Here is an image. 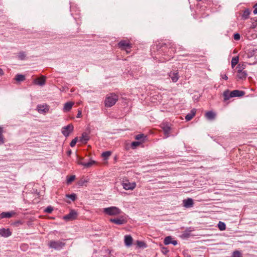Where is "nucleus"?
<instances>
[{"label": "nucleus", "mask_w": 257, "mask_h": 257, "mask_svg": "<svg viewBox=\"0 0 257 257\" xmlns=\"http://www.w3.org/2000/svg\"><path fill=\"white\" fill-rule=\"evenodd\" d=\"M248 39H254L257 38V19L253 20L251 26L245 32Z\"/></svg>", "instance_id": "obj_1"}, {"label": "nucleus", "mask_w": 257, "mask_h": 257, "mask_svg": "<svg viewBox=\"0 0 257 257\" xmlns=\"http://www.w3.org/2000/svg\"><path fill=\"white\" fill-rule=\"evenodd\" d=\"M137 245L140 248H146L147 247L146 244L142 241L137 240Z\"/></svg>", "instance_id": "obj_29"}, {"label": "nucleus", "mask_w": 257, "mask_h": 257, "mask_svg": "<svg viewBox=\"0 0 257 257\" xmlns=\"http://www.w3.org/2000/svg\"><path fill=\"white\" fill-rule=\"evenodd\" d=\"M161 128H162L165 138H167L169 137L171 127L168 123H162L161 124Z\"/></svg>", "instance_id": "obj_9"}, {"label": "nucleus", "mask_w": 257, "mask_h": 257, "mask_svg": "<svg viewBox=\"0 0 257 257\" xmlns=\"http://www.w3.org/2000/svg\"><path fill=\"white\" fill-rule=\"evenodd\" d=\"M82 116V112L81 110H78L77 117L79 118Z\"/></svg>", "instance_id": "obj_45"}, {"label": "nucleus", "mask_w": 257, "mask_h": 257, "mask_svg": "<svg viewBox=\"0 0 257 257\" xmlns=\"http://www.w3.org/2000/svg\"><path fill=\"white\" fill-rule=\"evenodd\" d=\"M4 143V137L3 136H0V145Z\"/></svg>", "instance_id": "obj_46"}, {"label": "nucleus", "mask_w": 257, "mask_h": 257, "mask_svg": "<svg viewBox=\"0 0 257 257\" xmlns=\"http://www.w3.org/2000/svg\"><path fill=\"white\" fill-rule=\"evenodd\" d=\"M193 117V116L189 113L186 115L185 119L188 121L191 120Z\"/></svg>", "instance_id": "obj_44"}, {"label": "nucleus", "mask_w": 257, "mask_h": 257, "mask_svg": "<svg viewBox=\"0 0 257 257\" xmlns=\"http://www.w3.org/2000/svg\"><path fill=\"white\" fill-rule=\"evenodd\" d=\"M74 128L72 124H69L62 128V133L65 137H68L70 134L73 131Z\"/></svg>", "instance_id": "obj_8"}, {"label": "nucleus", "mask_w": 257, "mask_h": 257, "mask_svg": "<svg viewBox=\"0 0 257 257\" xmlns=\"http://www.w3.org/2000/svg\"><path fill=\"white\" fill-rule=\"evenodd\" d=\"M141 144V142H133L132 143V147L133 148H135L136 147L139 146Z\"/></svg>", "instance_id": "obj_38"}, {"label": "nucleus", "mask_w": 257, "mask_h": 257, "mask_svg": "<svg viewBox=\"0 0 257 257\" xmlns=\"http://www.w3.org/2000/svg\"><path fill=\"white\" fill-rule=\"evenodd\" d=\"M3 132V128L0 127V136H3L2 134Z\"/></svg>", "instance_id": "obj_51"}, {"label": "nucleus", "mask_w": 257, "mask_h": 257, "mask_svg": "<svg viewBox=\"0 0 257 257\" xmlns=\"http://www.w3.org/2000/svg\"><path fill=\"white\" fill-rule=\"evenodd\" d=\"M183 206L186 208H190L193 206V200L192 198H188L183 200Z\"/></svg>", "instance_id": "obj_11"}, {"label": "nucleus", "mask_w": 257, "mask_h": 257, "mask_svg": "<svg viewBox=\"0 0 257 257\" xmlns=\"http://www.w3.org/2000/svg\"><path fill=\"white\" fill-rule=\"evenodd\" d=\"M171 244H173L174 245H176L177 244V241L176 240H172Z\"/></svg>", "instance_id": "obj_50"}, {"label": "nucleus", "mask_w": 257, "mask_h": 257, "mask_svg": "<svg viewBox=\"0 0 257 257\" xmlns=\"http://www.w3.org/2000/svg\"><path fill=\"white\" fill-rule=\"evenodd\" d=\"M103 212L109 215H117L120 213L121 210L116 207L112 206L104 208Z\"/></svg>", "instance_id": "obj_5"}, {"label": "nucleus", "mask_w": 257, "mask_h": 257, "mask_svg": "<svg viewBox=\"0 0 257 257\" xmlns=\"http://www.w3.org/2000/svg\"><path fill=\"white\" fill-rule=\"evenodd\" d=\"M255 6H257V4L255 5Z\"/></svg>", "instance_id": "obj_55"}, {"label": "nucleus", "mask_w": 257, "mask_h": 257, "mask_svg": "<svg viewBox=\"0 0 257 257\" xmlns=\"http://www.w3.org/2000/svg\"><path fill=\"white\" fill-rule=\"evenodd\" d=\"M46 78L44 76L36 79L34 80V83L40 86H43L45 84Z\"/></svg>", "instance_id": "obj_18"}, {"label": "nucleus", "mask_w": 257, "mask_h": 257, "mask_svg": "<svg viewBox=\"0 0 257 257\" xmlns=\"http://www.w3.org/2000/svg\"><path fill=\"white\" fill-rule=\"evenodd\" d=\"M232 257H241V255L239 251H235L233 252Z\"/></svg>", "instance_id": "obj_39"}, {"label": "nucleus", "mask_w": 257, "mask_h": 257, "mask_svg": "<svg viewBox=\"0 0 257 257\" xmlns=\"http://www.w3.org/2000/svg\"><path fill=\"white\" fill-rule=\"evenodd\" d=\"M118 45L119 48L122 50H125L126 53H128L130 52V51H128V49H130L132 47V45L128 41L126 40H121L118 43Z\"/></svg>", "instance_id": "obj_7"}, {"label": "nucleus", "mask_w": 257, "mask_h": 257, "mask_svg": "<svg viewBox=\"0 0 257 257\" xmlns=\"http://www.w3.org/2000/svg\"><path fill=\"white\" fill-rule=\"evenodd\" d=\"M118 99V96L116 94L114 93L108 94L105 97V106L107 107H110L116 103Z\"/></svg>", "instance_id": "obj_2"}, {"label": "nucleus", "mask_w": 257, "mask_h": 257, "mask_svg": "<svg viewBox=\"0 0 257 257\" xmlns=\"http://www.w3.org/2000/svg\"><path fill=\"white\" fill-rule=\"evenodd\" d=\"M80 140L83 143H87V142L89 140V135L87 133H83Z\"/></svg>", "instance_id": "obj_23"}, {"label": "nucleus", "mask_w": 257, "mask_h": 257, "mask_svg": "<svg viewBox=\"0 0 257 257\" xmlns=\"http://www.w3.org/2000/svg\"><path fill=\"white\" fill-rule=\"evenodd\" d=\"M238 62V58L237 57H235L232 58L231 60V65L232 67H233L235 65L237 64Z\"/></svg>", "instance_id": "obj_34"}, {"label": "nucleus", "mask_w": 257, "mask_h": 257, "mask_svg": "<svg viewBox=\"0 0 257 257\" xmlns=\"http://www.w3.org/2000/svg\"><path fill=\"white\" fill-rule=\"evenodd\" d=\"M110 221L117 225H122L126 222V220L123 218H112L110 219Z\"/></svg>", "instance_id": "obj_13"}, {"label": "nucleus", "mask_w": 257, "mask_h": 257, "mask_svg": "<svg viewBox=\"0 0 257 257\" xmlns=\"http://www.w3.org/2000/svg\"><path fill=\"white\" fill-rule=\"evenodd\" d=\"M215 115V113L211 111H208L205 113L206 117L209 120H212L214 119Z\"/></svg>", "instance_id": "obj_21"}, {"label": "nucleus", "mask_w": 257, "mask_h": 257, "mask_svg": "<svg viewBox=\"0 0 257 257\" xmlns=\"http://www.w3.org/2000/svg\"><path fill=\"white\" fill-rule=\"evenodd\" d=\"M66 197L70 199L72 201H74L76 199V195L74 193L71 194H66Z\"/></svg>", "instance_id": "obj_33"}, {"label": "nucleus", "mask_w": 257, "mask_h": 257, "mask_svg": "<svg viewBox=\"0 0 257 257\" xmlns=\"http://www.w3.org/2000/svg\"><path fill=\"white\" fill-rule=\"evenodd\" d=\"M247 76L246 71H241L237 72L236 77L238 79L243 80L245 79Z\"/></svg>", "instance_id": "obj_17"}, {"label": "nucleus", "mask_w": 257, "mask_h": 257, "mask_svg": "<svg viewBox=\"0 0 257 257\" xmlns=\"http://www.w3.org/2000/svg\"><path fill=\"white\" fill-rule=\"evenodd\" d=\"M15 79L17 81H23L25 79V77L22 74H17L16 76Z\"/></svg>", "instance_id": "obj_30"}, {"label": "nucleus", "mask_w": 257, "mask_h": 257, "mask_svg": "<svg viewBox=\"0 0 257 257\" xmlns=\"http://www.w3.org/2000/svg\"><path fill=\"white\" fill-rule=\"evenodd\" d=\"M161 251L164 254H167L169 252V250L167 247H161Z\"/></svg>", "instance_id": "obj_40"}, {"label": "nucleus", "mask_w": 257, "mask_h": 257, "mask_svg": "<svg viewBox=\"0 0 257 257\" xmlns=\"http://www.w3.org/2000/svg\"><path fill=\"white\" fill-rule=\"evenodd\" d=\"M146 137L144 134H142L136 136L135 139L138 141H141L140 142H144V140Z\"/></svg>", "instance_id": "obj_27"}, {"label": "nucleus", "mask_w": 257, "mask_h": 257, "mask_svg": "<svg viewBox=\"0 0 257 257\" xmlns=\"http://www.w3.org/2000/svg\"><path fill=\"white\" fill-rule=\"evenodd\" d=\"M79 163H83L82 162H81L80 160V161H78V163L79 164Z\"/></svg>", "instance_id": "obj_54"}, {"label": "nucleus", "mask_w": 257, "mask_h": 257, "mask_svg": "<svg viewBox=\"0 0 257 257\" xmlns=\"http://www.w3.org/2000/svg\"><path fill=\"white\" fill-rule=\"evenodd\" d=\"M65 245L64 242L60 240H51L48 243V245L50 248H54L56 250H60Z\"/></svg>", "instance_id": "obj_4"}, {"label": "nucleus", "mask_w": 257, "mask_h": 257, "mask_svg": "<svg viewBox=\"0 0 257 257\" xmlns=\"http://www.w3.org/2000/svg\"><path fill=\"white\" fill-rule=\"evenodd\" d=\"M172 237L171 236H167L165 238L164 243L166 245H168L171 243Z\"/></svg>", "instance_id": "obj_32"}, {"label": "nucleus", "mask_w": 257, "mask_h": 257, "mask_svg": "<svg viewBox=\"0 0 257 257\" xmlns=\"http://www.w3.org/2000/svg\"><path fill=\"white\" fill-rule=\"evenodd\" d=\"M37 109L39 113L45 114L48 112L49 107L48 105H38L37 106Z\"/></svg>", "instance_id": "obj_10"}, {"label": "nucleus", "mask_w": 257, "mask_h": 257, "mask_svg": "<svg viewBox=\"0 0 257 257\" xmlns=\"http://www.w3.org/2000/svg\"><path fill=\"white\" fill-rule=\"evenodd\" d=\"M77 138H75L74 139H73L71 142L70 143V146L71 147H73L75 146V145H76V143H77Z\"/></svg>", "instance_id": "obj_42"}, {"label": "nucleus", "mask_w": 257, "mask_h": 257, "mask_svg": "<svg viewBox=\"0 0 257 257\" xmlns=\"http://www.w3.org/2000/svg\"><path fill=\"white\" fill-rule=\"evenodd\" d=\"M250 14V11L248 9H245L242 14V18L244 20L247 19Z\"/></svg>", "instance_id": "obj_24"}, {"label": "nucleus", "mask_w": 257, "mask_h": 257, "mask_svg": "<svg viewBox=\"0 0 257 257\" xmlns=\"http://www.w3.org/2000/svg\"><path fill=\"white\" fill-rule=\"evenodd\" d=\"M133 243V238L130 235H126L124 236V244L128 247L132 245Z\"/></svg>", "instance_id": "obj_16"}, {"label": "nucleus", "mask_w": 257, "mask_h": 257, "mask_svg": "<svg viewBox=\"0 0 257 257\" xmlns=\"http://www.w3.org/2000/svg\"><path fill=\"white\" fill-rule=\"evenodd\" d=\"M121 184L125 190H133L136 187V183L135 182H131L126 178H122Z\"/></svg>", "instance_id": "obj_3"}, {"label": "nucleus", "mask_w": 257, "mask_h": 257, "mask_svg": "<svg viewBox=\"0 0 257 257\" xmlns=\"http://www.w3.org/2000/svg\"><path fill=\"white\" fill-rule=\"evenodd\" d=\"M221 77L222 79L227 80L228 79V77L225 74H221Z\"/></svg>", "instance_id": "obj_47"}, {"label": "nucleus", "mask_w": 257, "mask_h": 257, "mask_svg": "<svg viewBox=\"0 0 257 257\" xmlns=\"http://www.w3.org/2000/svg\"><path fill=\"white\" fill-rule=\"evenodd\" d=\"M95 163L94 161H91L88 163H79V165H82L85 167L88 168L91 166L93 164Z\"/></svg>", "instance_id": "obj_25"}, {"label": "nucleus", "mask_w": 257, "mask_h": 257, "mask_svg": "<svg viewBox=\"0 0 257 257\" xmlns=\"http://www.w3.org/2000/svg\"><path fill=\"white\" fill-rule=\"evenodd\" d=\"M248 57H254L257 61V49H253L250 52V54L248 55Z\"/></svg>", "instance_id": "obj_26"}, {"label": "nucleus", "mask_w": 257, "mask_h": 257, "mask_svg": "<svg viewBox=\"0 0 257 257\" xmlns=\"http://www.w3.org/2000/svg\"><path fill=\"white\" fill-rule=\"evenodd\" d=\"M245 67V64H239L236 67L237 72H239V70H241V71H245L244 70Z\"/></svg>", "instance_id": "obj_31"}, {"label": "nucleus", "mask_w": 257, "mask_h": 257, "mask_svg": "<svg viewBox=\"0 0 257 257\" xmlns=\"http://www.w3.org/2000/svg\"><path fill=\"white\" fill-rule=\"evenodd\" d=\"M245 94L244 92L241 90H234L231 91V96L232 97H239L244 95Z\"/></svg>", "instance_id": "obj_14"}, {"label": "nucleus", "mask_w": 257, "mask_h": 257, "mask_svg": "<svg viewBox=\"0 0 257 257\" xmlns=\"http://www.w3.org/2000/svg\"><path fill=\"white\" fill-rule=\"evenodd\" d=\"M75 179V175H72L71 176H70L68 179H67V183L68 184H70L72 182H73Z\"/></svg>", "instance_id": "obj_37"}, {"label": "nucleus", "mask_w": 257, "mask_h": 257, "mask_svg": "<svg viewBox=\"0 0 257 257\" xmlns=\"http://www.w3.org/2000/svg\"><path fill=\"white\" fill-rule=\"evenodd\" d=\"M71 153H72V151H71V150H69V151L67 152V155H68V156H70V155L71 154Z\"/></svg>", "instance_id": "obj_52"}, {"label": "nucleus", "mask_w": 257, "mask_h": 257, "mask_svg": "<svg viewBox=\"0 0 257 257\" xmlns=\"http://www.w3.org/2000/svg\"><path fill=\"white\" fill-rule=\"evenodd\" d=\"M240 36L238 33L234 34L233 35V38L235 40L238 41L240 39Z\"/></svg>", "instance_id": "obj_43"}, {"label": "nucleus", "mask_w": 257, "mask_h": 257, "mask_svg": "<svg viewBox=\"0 0 257 257\" xmlns=\"http://www.w3.org/2000/svg\"><path fill=\"white\" fill-rule=\"evenodd\" d=\"M254 9L253 10V13L254 14H257V6H255V5L254 6Z\"/></svg>", "instance_id": "obj_49"}, {"label": "nucleus", "mask_w": 257, "mask_h": 257, "mask_svg": "<svg viewBox=\"0 0 257 257\" xmlns=\"http://www.w3.org/2000/svg\"><path fill=\"white\" fill-rule=\"evenodd\" d=\"M12 234V232L10 229L7 228H2L0 229V235L5 237H8L11 236Z\"/></svg>", "instance_id": "obj_12"}, {"label": "nucleus", "mask_w": 257, "mask_h": 257, "mask_svg": "<svg viewBox=\"0 0 257 257\" xmlns=\"http://www.w3.org/2000/svg\"><path fill=\"white\" fill-rule=\"evenodd\" d=\"M15 214L14 212H3L0 214V219L5 218H11L13 214Z\"/></svg>", "instance_id": "obj_19"}, {"label": "nucleus", "mask_w": 257, "mask_h": 257, "mask_svg": "<svg viewBox=\"0 0 257 257\" xmlns=\"http://www.w3.org/2000/svg\"><path fill=\"white\" fill-rule=\"evenodd\" d=\"M4 74V72H3V70L0 68V75H3Z\"/></svg>", "instance_id": "obj_53"}, {"label": "nucleus", "mask_w": 257, "mask_h": 257, "mask_svg": "<svg viewBox=\"0 0 257 257\" xmlns=\"http://www.w3.org/2000/svg\"><path fill=\"white\" fill-rule=\"evenodd\" d=\"M25 57L26 54L24 52H20L18 55V59L21 60L25 59Z\"/></svg>", "instance_id": "obj_35"}, {"label": "nucleus", "mask_w": 257, "mask_h": 257, "mask_svg": "<svg viewBox=\"0 0 257 257\" xmlns=\"http://www.w3.org/2000/svg\"><path fill=\"white\" fill-rule=\"evenodd\" d=\"M223 95L224 97V101L227 100L229 98L232 97V96H230L231 95V91H229L228 90H226L225 91H224Z\"/></svg>", "instance_id": "obj_22"}, {"label": "nucleus", "mask_w": 257, "mask_h": 257, "mask_svg": "<svg viewBox=\"0 0 257 257\" xmlns=\"http://www.w3.org/2000/svg\"><path fill=\"white\" fill-rule=\"evenodd\" d=\"M74 103L72 102H66V103H65L63 107L64 111L66 112L70 111Z\"/></svg>", "instance_id": "obj_20"}, {"label": "nucleus", "mask_w": 257, "mask_h": 257, "mask_svg": "<svg viewBox=\"0 0 257 257\" xmlns=\"http://www.w3.org/2000/svg\"><path fill=\"white\" fill-rule=\"evenodd\" d=\"M196 110L195 109H192L190 113L193 116H194L195 114Z\"/></svg>", "instance_id": "obj_48"}, {"label": "nucleus", "mask_w": 257, "mask_h": 257, "mask_svg": "<svg viewBox=\"0 0 257 257\" xmlns=\"http://www.w3.org/2000/svg\"><path fill=\"white\" fill-rule=\"evenodd\" d=\"M111 155V152L109 151H106L102 154V156L105 159H107L108 157Z\"/></svg>", "instance_id": "obj_36"}, {"label": "nucleus", "mask_w": 257, "mask_h": 257, "mask_svg": "<svg viewBox=\"0 0 257 257\" xmlns=\"http://www.w3.org/2000/svg\"><path fill=\"white\" fill-rule=\"evenodd\" d=\"M218 227L219 229L220 230L223 231L226 228V225L225 224L221 221H219L218 224Z\"/></svg>", "instance_id": "obj_28"}, {"label": "nucleus", "mask_w": 257, "mask_h": 257, "mask_svg": "<svg viewBox=\"0 0 257 257\" xmlns=\"http://www.w3.org/2000/svg\"><path fill=\"white\" fill-rule=\"evenodd\" d=\"M53 210V207H52L51 206H48L45 209V211L47 213H51Z\"/></svg>", "instance_id": "obj_41"}, {"label": "nucleus", "mask_w": 257, "mask_h": 257, "mask_svg": "<svg viewBox=\"0 0 257 257\" xmlns=\"http://www.w3.org/2000/svg\"><path fill=\"white\" fill-rule=\"evenodd\" d=\"M78 215V212L76 210L71 209L69 214L64 216L63 218L66 221H70L77 219Z\"/></svg>", "instance_id": "obj_6"}, {"label": "nucleus", "mask_w": 257, "mask_h": 257, "mask_svg": "<svg viewBox=\"0 0 257 257\" xmlns=\"http://www.w3.org/2000/svg\"><path fill=\"white\" fill-rule=\"evenodd\" d=\"M169 76L173 82H177L179 79L178 74L177 71L171 72L169 74Z\"/></svg>", "instance_id": "obj_15"}]
</instances>
